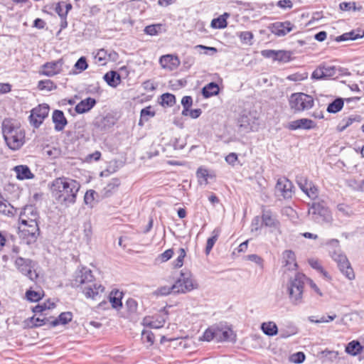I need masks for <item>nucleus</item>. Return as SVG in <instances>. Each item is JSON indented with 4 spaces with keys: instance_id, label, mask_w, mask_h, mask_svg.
<instances>
[{
    "instance_id": "nucleus-35",
    "label": "nucleus",
    "mask_w": 364,
    "mask_h": 364,
    "mask_svg": "<svg viewBox=\"0 0 364 364\" xmlns=\"http://www.w3.org/2000/svg\"><path fill=\"white\" fill-rule=\"evenodd\" d=\"M343 103L344 101L343 98L337 97L328 104L326 110L329 113L336 114L342 109Z\"/></svg>"
},
{
    "instance_id": "nucleus-48",
    "label": "nucleus",
    "mask_w": 364,
    "mask_h": 364,
    "mask_svg": "<svg viewBox=\"0 0 364 364\" xmlns=\"http://www.w3.org/2000/svg\"><path fill=\"white\" fill-rule=\"evenodd\" d=\"M43 294H41L40 291H34L31 289H28L26 292V297L28 301L31 302H38L39 301Z\"/></svg>"
},
{
    "instance_id": "nucleus-47",
    "label": "nucleus",
    "mask_w": 364,
    "mask_h": 364,
    "mask_svg": "<svg viewBox=\"0 0 364 364\" xmlns=\"http://www.w3.org/2000/svg\"><path fill=\"white\" fill-rule=\"evenodd\" d=\"M240 41L244 44L252 45L253 33L251 31H242L237 33Z\"/></svg>"
},
{
    "instance_id": "nucleus-57",
    "label": "nucleus",
    "mask_w": 364,
    "mask_h": 364,
    "mask_svg": "<svg viewBox=\"0 0 364 364\" xmlns=\"http://www.w3.org/2000/svg\"><path fill=\"white\" fill-rule=\"evenodd\" d=\"M186 253L185 249L180 248L179 249V255L173 262V266L176 268H179L183 266V259H184V257H186Z\"/></svg>"
},
{
    "instance_id": "nucleus-46",
    "label": "nucleus",
    "mask_w": 364,
    "mask_h": 364,
    "mask_svg": "<svg viewBox=\"0 0 364 364\" xmlns=\"http://www.w3.org/2000/svg\"><path fill=\"white\" fill-rule=\"evenodd\" d=\"M126 309L129 315L136 314L138 309V303L133 298H129L125 303Z\"/></svg>"
},
{
    "instance_id": "nucleus-31",
    "label": "nucleus",
    "mask_w": 364,
    "mask_h": 364,
    "mask_svg": "<svg viewBox=\"0 0 364 364\" xmlns=\"http://www.w3.org/2000/svg\"><path fill=\"white\" fill-rule=\"evenodd\" d=\"M364 347L357 340H353L349 342L346 346V352L353 356L360 354L363 350Z\"/></svg>"
},
{
    "instance_id": "nucleus-4",
    "label": "nucleus",
    "mask_w": 364,
    "mask_h": 364,
    "mask_svg": "<svg viewBox=\"0 0 364 364\" xmlns=\"http://www.w3.org/2000/svg\"><path fill=\"white\" fill-rule=\"evenodd\" d=\"M306 279L307 278L305 274L297 272L294 277L289 280L287 292L292 304L299 305L303 303V291Z\"/></svg>"
},
{
    "instance_id": "nucleus-59",
    "label": "nucleus",
    "mask_w": 364,
    "mask_h": 364,
    "mask_svg": "<svg viewBox=\"0 0 364 364\" xmlns=\"http://www.w3.org/2000/svg\"><path fill=\"white\" fill-rule=\"evenodd\" d=\"M363 118L359 114H355V115H350L346 119H343L342 120L343 123H345L346 125L348 127H350L353 122H360L362 121Z\"/></svg>"
},
{
    "instance_id": "nucleus-12",
    "label": "nucleus",
    "mask_w": 364,
    "mask_h": 364,
    "mask_svg": "<svg viewBox=\"0 0 364 364\" xmlns=\"http://www.w3.org/2000/svg\"><path fill=\"white\" fill-rule=\"evenodd\" d=\"M215 341L217 342H236V334L228 326L223 325H214Z\"/></svg>"
},
{
    "instance_id": "nucleus-42",
    "label": "nucleus",
    "mask_w": 364,
    "mask_h": 364,
    "mask_svg": "<svg viewBox=\"0 0 364 364\" xmlns=\"http://www.w3.org/2000/svg\"><path fill=\"white\" fill-rule=\"evenodd\" d=\"M181 105L183 106V110L181 114L184 117L188 115L189 109L193 105V98L191 96H184L181 100Z\"/></svg>"
},
{
    "instance_id": "nucleus-11",
    "label": "nucleus",
    "mask_w": 364,
    "mask_h": 364,
    "mask_svg": "<svg viewBox=\"0 0 364 364\" xmlns=\"http://www.w3.org/2000/svg\"><path fill=\"white\" fill-rule=\"evenodd\" d=\"M293 51L284 50H263L261 55L265 58H271L273 61H278L282 63H289L292 60Z\"/></svg>"
},
{
    "instance_id": "nucleus-40",
    "label": "nucleus",
    "mask_w": 364,
    "mask_h": 364,
    "mask_svg": "<svg viewBox=\"0 0 364 364\" xmlns=\"http://www.w3.org/2000/svg\"><path fill=\"white\" fill-rule=\"evenodd\" d=\"M296 182L300 189L304 193L305 191L311 185L312 181H309L308 178L302 174L296 175Z\"/></svg>"
},
{
    "instance_id": "nucleus-7",
    "label": "nucleus",
    "mask_w": 364,
    "mask_h": 364,
    "mask_svg": "<svg viewBox=\"0 0 364 364\" xmlns=\"http://www.w3.org/2000/svg\"><path fill=\"white\" fill-rule=\"evenodd\" d=\"M239 130L245 133L255 132L259 129V119L256 113L244 110L237 118Z\"/></svg>"
},
{
    "instance_id": "nucleus-41",
    "label": "nucleus",
    "mask_w": 364,
    "mask_h": 364,
    "mask_svg": "<svg viewBox=\"0 0 364 364\" xmlns=\"http://www.w3.org/2000/svg\"><path fill=\"white\" fill-rule=\"evenodd\" d=\"M213 340H215V326H211L208 327L203 333V335L199 337V341H208L210 342Z\"/></svg>"
},
{
    "instance_id": "nucleus-54",
    "label": "nucleus",
    "mask_w": 364,
    "mask_h": 364,
    "mask_svg": "<svg viewBox=\"0 0 364 364\" xmlns=\"http://www.w3.org/2000/svg\"><path fill=\"white\" fill-rule=\"evenodd\" d=\"M31 321L32 323L31 327H40L50 322L48 318L44 317L41 318L39 317L36 318L35 316L31 318Z\"/></svg>"
},
{
    "instance_id": "nucleus-22",
    "label": "nucleus",
    "mask_w": 364,
    "mask_h": 364,
    "mask_svg": "<svg viewBox=\"0 0 364 364\" xmlns=\"http://www.w3.org/2000/svg\"><path fill=\"white\" fill-rule=\"evenodd\" d=\"M52 121L54 123L55 130L60 132L64 129L68 124V120L62 110L55 109L52 114Z\"/></svg>"
},
{
    "instance_id": "nucleus-53",
    "label": "nucleus",
    "mask_w": 364,
    "mask_h": 364,
    "mask_svg": "<svg viewBox=\"0 0 364 364\" xmlns=\"http://www.w3.org/2000/svg\"><path fill=\"white\" fill-rule=\"evenodd\" d=\"M339 7L342 11H360L362 6H357L355 2H341L339 4Z\"/></svg>"
},
{
    "instance_id": "nucleus-37",
    "label": "nucleus",
    "mask_w": 364,
    "mask_h": 364,
    "mask_svg": "<svg viewBox=\"0 0 364 364\" xmlns=\"http://www.w3.org/2000/svg\"><path fill=\"white\" fill-rule=\"evenodd\" d=\"M99 195L98 193L94 191V190H88L86 191L85 196H84V203L90 206V208L93 207V203L96 200L97 202L99 201Z\"/></svg>"
},
{
    "instance_id": "nucleus-8",
    "label": "nucleus",
    "mask_w": 364,
    "mask_h": 364,
    "mask_svg": "<svg viewBox=\"0 0 364 364\" xmlns=\"http://www.w3.org/2000/svg\"><path fill=\"white\" fill-rule=\"evenodd\" d=\"M309 214L311 219L316 223H328L332 220L329 209L325 205L324 202L313 203L309 208Z\"/></svg>"
},
{
    "instance_id": "nucleus-60",
    "label": "nucleus",
    "mask_w": 364,
    "mask_h": 364,
    "mask_svg": "<svg viewBox=\"0 0 364 364\" xmlns=\"http://www.w3.org/2000/svg\"><path fill=\"white\" fill-rule=\"evenodd\" d=\"M141 338L144 341L152 345L154 342V335L149 330H143L141 333Z\"/></svg>"
},
{
    "instance_id": "nucleus-28",
    "label": "nucleus",
    "mask_w": 364,
    "mask_h": 364,
    "mask_svg": "<svg viewBox=\"0 0 364 364\" xmlns=\"http://www.w3.org/2000/svg\"><path fill=\"white\" fill-rule=\"evenodd\" d=\"M120 185V181L117 178H112L111 181L103 188L101 198H108L117 189Z\"/></svg>"
},
{
    "instance_id": "nucleus-30",
    "label": "nucleus",
    "mask_w": 364,
    "mask_h": 364,
    "mask_svg": "<svg viewBox=\"0 0 364 364\" xmlns=\"http://www.w3.org/2000/svg\"><path fill=\"white\" fill-rule=\"evenodd\" d=\"M73 313L70 311H65L61 313L58 318H54L50 322L51 327H55L60 324L65 325L70 322L73 319Z\"/></svg>"
},
{
    "instance_id": "nucleus-24",
    "label": "nucleus",
    "mask_w": 364,
    "mask_h": 364,
    "mask_svg": "<svg viewBox=\"0 0 364 364\" xmlns=\"http://www.w3.org/2000/svg\"><path fill=\"white\" fill-rule=\"evenodd\" d=\"M12 170L16 173V178L20 181L33 179L35 177V175L27 165L16 166Z\"/></svg>"
},
{
    "instance_id": "nucleus-33",
    "label": "nucleus",
    "mask_w": 364,
    "mask_h": 364,
    "mask_svg": "<svg viewBox=\"0 0 364 364\" xmlns=\"http://www.w3.org/2000/svg\"><path fill=\"white\" fill-rule=\"evenodd\" d=\"M220 92L218 85L215 82H211L202 88L201 93L205 98H209L217 95Z\"/></svg>"
},
{
    "instance_id": "nucleus-39",
    "label": "nucleus",
    "mask_w": 364,
    "mask_h": 364,
    "mask_svg": "<svg viewBox=\"0 0 364 364\" xmlns=\"http://www.w3.org/2000/svg\"><path fill=\"white\" fill-rule=\"evenodd\" d=\"M155 115V112L152 110L151 106L146 107L141 110L140 112V120L139 122V125L143 124V122H147L149 117H152Z\"/></svg>"
},
{
    "instance_id": "nucleus-64",
    "label": "nucleus",
    "mask_w": 364,
    "mask_h": 364,
    "mask_svg": "<svg viewBox=\"0 0 364 364\" xmlns=\"http://www.w3.org/2000/svg\"><path fill=\"white\" fill-rule=\"evenodd\" d=\"M65 4V1H59L58 2L55 6L53 4V9L55 10V11L58 14V15L59 16L60 18H61L62 16H66V13H65V11H63V4Z\"/></svg>"
},
{
    "instance_id": "nucleus-27",
    "label": "nucleus",
    "mask_w": 364,
    "mask_h": 364,
    "mask_svg": "<svg viewBox=\"0 0 364 364\" xmlns=\"http://www.w3.org/2000/svg\"><path fill=\"white\" fill-rule=\"evenodd\" d=\"M159 62L163 68H168L171 70L176 68L180 64L178 58L173 55L161 56Z\"/></svg>"
},
{
    "instance_id": "nucleus-51",
    "label": "nucleus",
    "mask_w": 364,
    "mask_h": 364,
    "mask_svg": "<svg viewBox=\"0 0 364 364\" xmlns=\"http://www.w3.org/2000/svg\"><path fill=\"white\" fill-rule=\"evenodd\" d=\"M96 63H98L101 65H105L107 60V50L105 49H100L98 50L95 56Z\"/></svg>"
},
{
    "instance_id": "nucleus-43",
    "label": "nucleus",
    "mask_w": 364,
    "mask_h": 364,
    "mask_svg": "<svg viewBox=\"0 0 364 364\" xmlns=\"http://www.w3.org/2000/svg\"><path fill=\"white\" fill-rule=\"evenodd\" d=\"M161 105L164 107H172L176 103V97L174 95L166 92L161 95Z\"/></svg>"
},
{
    "instance_id": "nucleus-17",
    "label": "nucleus",
    "mask_w": 364,
    "mask_h": 364,
    "mask_svg": "<svg viewBox=\"0 0 364 364\" xmlns=\"http://www.w3.org/2000/svg\"><path fill=\"white\" fill-rule=\"evenodd\" d=\"M63 64V61L62 59L48 62L41 66V70L40 73L43 75L52 77L60 72Z\"/></svg>"
},
{
    "instance_id": "nucleus-1",
    "label": "nucleus",
    "mask_w": 364,
    "mask_h": 364,
    "mask_svg": "<svg viewBox=\"0 0 364 364\" xmlns=\"http://www.w3.org/2000/svg\"><path fill=\"white\" fill-rule=\"evenodd\" d=\"M80 184L75 180L67 177H58L50 184L52 196L55 200L65 206L74 204Z\"/></svg>"
},
{
    "instance_id": "nucleus-29",
    "label": "nucleus",
    "mask_w": 364,
    "mask_h": 364,
    "mask_svg": "<svg viewBox=\"0 0 364 364\" xmlns=\"http://www.w3.org/2000/svg\"><path fill=\"white\" fill-rule=\"evenodd\" d=\"M103 79L112 87H116L121 82L120 75L114 70H111L105 73Z\"/></svg>"
},
{
    "instance_id": "nucleus-21",
    "label": "nucleus",
    "mask_w": 364,
    "mask_h": 364,
    "mask_svg": "<svg viewBox=\"0 0 364 364\" xmlns=\"http://www.w3.org/2000/svg\"><path fill=\"white\" fill-rule=\"evenodd\" d=\"M261 220L262 225H264L265 227L273 228L274 229L279 228L280 223L273 215L272 212L270 210H262Z\"/></svg>"
},
{
    "instance_id": "nucleus-13",
    "label": "nucleus",
    "mask_w": 364,
    "mask_h": 364,
    "mask_svg": "<svg viewBox=\"0 0 364 364\" xmlns=\"http://www.w3.org/2000/svg\"><path fill=\"white\" fill-rule=\"evenodd\" d=\"M33 261L31 259L23 258L22 257H18L15 258L14 264L17 269L23 274L27 276L31 280H33L38 277V274L32 271Z\"/></svg>"
},
{
    "instance_id": "nucleus-5",
    "label": "nucleus",
    "mask_w": 364,
    "mask_h": 364,
    "mask_svg": "<svg viewBox=\"0 0 364 364\" xmlns=\"http://www.w3.org/2000/svg\"><path fill=\"white\" fill-rule=\"evenodd\" d=\"M289 105L293 113L296 114L312 108L314 100L312 96L304 92H294L289 98Z\"/></svg>"
},
{
    "instance_id": "nucleus-45",
    "label": "nucleus",
    "mask_w": 364,
    "mask_h": 364,
    "mask_svg": "<svg viewBox=\"0 0 364 364\" xmlns=\"http://www.w3.org/2000/svg\"><path fill=\"white\" fill-rule=\"evenodd\" d=\"M55 306V303L51 302L50 299L47 300L46 302L43 304H38L36 306L33 308V312L35 314L42 313L43 311L46 309H53Z\"/></svg>"
},
{
    "instance_id": "nucleus-16",
    "label": "nucleus",
    "mask_w": 364,
    "mask_h": 364,
    "mask_svg": "<svg viewBox=\"0 0 364 364\" xmlns=\"http://www.w3.org/2000/svg\"><path fill=\"white\" fill-rule=\"evenodd\" d=\"M295 26L289 21L275 22L269 24L268 29L275 36L282 37L291 32Z\"/></svg>"
},
{
    "instance_id": "nucleus-25",
    "label": "nucleus",
    "mask_w": 364,
    "mask_h": 364,
    "mask_svg": "<svg viewBox=\"0 0 364 364\" xmlns=\"http://www.w3.org/2000/svg\"><path fill=\"white\" fill-rule=\"evenodd\" d=\"M96 104L97 101L95 99L92 97H87L76 105L75 110L78 114H83L89 112L95 106Z\"/></svg>"
},
{
    "instance_id": "nucleus-62",
    "label": "nucleus",
    "mask_w": 364,
    "mask_h": 364,
    "mask_svg": "<svg viewBox=\"0 0 364 364\" xmlns=\"http://www.w3.org/2000/svg\"><path fill=\"white\" fill-rule=\"evenodd\" d=\"M171 292H173L172 286L171 287L164 286L157 289L155 291V294L157 296H166L168 295Z\"/></svg>"
},
{
    "instance_id": "nucleus-6",
    "label": "nucleus",
    "mask_w": 364,
    "mask_h": 364,
    "mask_svg": "<svg viewBox=\"0 0 364 364\" xmlns=\"http://www.w3.org/2000/svg\"><path fill=\"white\" fill-rule=\"evenodd\" d=\"M331 257L336 262L341 272L348 279H355L354 271L346 255L343 254L341 248L329 250Z\"/></svg>"
},
{
    "instance_id": "nucleus-34",
    "label": "nucleus",
    "mask_w": 364,
    "mask_h": 364,
    "mask_svg": "<svg viewBox=\"0 0 364 364\" xmlns=\"http://www.w3.org/2000/svg\"><path fill=\"white\" fill-rule=\"evenodd\" d=\"M261 329L265 335L269 336H276L278 333L277 326L273 321L262 323Z\"/></svg>"
},
{
    "instance_id": "nucleus-3",
    "label": "nucleus",
    "mask_w": 364,
    "mask_h": 364,
    "mask_svg": "<svg viewBox=\"0 0 364 364\" xmlns=\"http://www.w3.org/2000/svg\"><path fill=\"white\" fill-rule=\"evenodd\" d=\"M2 132L7 146L11 150H18L25 144V132L9 121L3 122Z\"/></svg>"
},
{
    "instance_id": "nucleus-52",
    "label": "nucleus",
    "mask_w": 364,
    "mask_h": 364,
    "mask_svg": "<svg viewBox=\"0 0 364 364\" xmlns=\"http://www.w3.org/2000/svg\"><path fill=\"white\" fill-rule=\"evenodd\" d=\"M210 26L213 28L222 29L227 27L228 22L225 20V18L218 16V18L212 20Z\"/></svg>"
},
{
    "instance_id": "nucleus-55",
    "label": "nucleus",
    "mask_w": 364,
    "mask_h": 364,
    "mask_svg": "<svg viewBox=\"0 0 364 364\" xmlns=\"http://www.w3.org/2000/svg\"><path fill=\"white\" fill-rule=\"evenodd\" d=\"M306 355L304 353L299 351L294 353L290 355L289 360L294 363H301L305 360Z\"/></svg>"
},
{
    "instance_id": "nucleus-15",
    "label": "nucleus",
    "mask_w": 364,
    "mask_h": 364,
    "mask_svg": "<svg viewBox=\"0 0 364 364\" xmlns=\"http://www.w3.org/2000/svg\"><path fill=\"white\" fill-rule=\"evenodd\" d=\"M336 75V66L321 64L312 73L311 78L316 80H326Z\"/></svg>"
},
{
    "instance_id": "nucleus-44",
    "label": "nucleus",
    "mask_w": 364,
    "mask_h": 364,
    "mask_svg": "<svg viewBox=\"0 0 364 364\" xmlns=\"http://www.w3.org/2000/svg\"><path fill=\"white\" fill-rule=\"evenodd\" d=\"M38 88L40 90L51 91L53 90H55L57 86L50 80H43L38 82Z\"/></svg>"
},
{
    "instance_id": "nucleus-19",
    "label": "nucleus",
    "mask_w": 364,
    "mask_h": 364,
    "mask_svg": "<svg viewBox=\"0 0 364 364\" xmlns=\"http://www.w3.org/2000/svg\"><path fill=\"white\" fill-rule=\"evenodd\" d=\"M114 124L115 119L111 114L97 117L93 122L94 127L100 131L107 130L113 127Z\"/></svg>"
},
{
    "instance_id": "nucleus-23",
    "label": "nucleus",
    "mask_w": 364,
    "mask_h": 364,
    "mask_svg": "<svg viewBox=\"0 0 364 364\" xmlns=\"http://www.w3.org/2000/svg\"><path fill=\"white\" fill-rule=\"evenodd\" d=\"M282 264L283 267H286L287 270H293L296 268V256L292 250H287L283 252Z\"/></svg>"
},
{
    "instance_id": "nucleus-32",
    "label": "nucleus",
    "mask_w": 364,
    "mask_h": 364,
    "mask_svg": "<svg viewBox=\"0 0 364 364\" xmlns=\"http://www.w3.org/2000/svg\"><path fill=\"white\" fill-rule=\"evenodd\" d=\"M122 296L123 293L117 289L111 291L109 299L113 309H119L122 307Z\"/></svg>"
},
{
    "instance_id": "nucleus-14",
    "label": "nucleus",
    "mask_w": 364,
    "mask_h": 364,
    "mask_svg": "<svg viewBox=\"0 0 364 364\" xmlns=\"http://www.w3.org/2000/svg\"><path fill=\"white\" fill-rule=\"evenodd\" d=\"M294 185L291 181L286 177L279 178L276 183L275 190L284 199H289L292 197V189Z\"/></svg>"
},
{
    "instance_id": "nucleus-63",
    "label": "nucleus",
    "mask_w": 364,
    "mask_h": 364,
    "mask_svg": "<svg viewBox=\"0 0 364 364\" xmlns=\"http://www.w3.org/2000/svg\"><path fill=\"white\" fill-rule=\"evenodd\" d=\"M173 255V249H168L164 251L162 254H161L159 256V258L160 259L161 262H165L168 260H169Z\"/></svg>"
},
{
    "instance_id": "nucleus-50",
    "label": "nucleus",
    "mask_w": 364,
    "mask_h": 364,
    "mask_svg": "<svg viewBox=\"0 0 364 364\" xmlns=\"http://www.w3.org/2000/svg\"><path fill=\"white\" fill-rule=\"evenodd\" d=\"M84 239L88 244L92 240V228L90 221L85 222L83 224Z\"/></svg>"
},
{
    "instance_id": "nucleus-26",
    "label": "nucleus",
    "mask_w": 364,
    "mask_h": 364,
    "mask_svg": "<svg viewBox=\"0 0 364 364\" xmlns=\"http://www.w3.org/2000/svg\"><path fill=\"white\" fill-rule=\"evenodd\" d=\"M105 287L101 284L92 283L85 286L83 289V293L87 298L95 299L100 292H103Z\"/></svg>"
},
{
    "instance_id": "nucleus-38",
    "label": "nucleus",
    "mask_w": 364,
    "mask_h": 364,
    "mask_svg": "<svg viewBox=\"0 0 364 364\" xmlns=\"http://www.w3.org/2000/svg\"><path fill=\"white\" fill-rule=\"evenodd\" d=\"M16 209H15L10 203H7L3 200H0V213L7 215L14 216Z\"/></svg>"
},
{
    "instance_id": "nucleus-2",
    "label": "nucleus",
    "mask_w": 364,
    "mask_h": 364,
    "mask_svg": "<svg viewBox=\"0 0 364 364\" xmlns=\"http://www.w3.org/2000/svg\"><path fill=\"white\" fill-rule=\"evenodd\" d=\"M37 213L32 206L26 207L21 213L20 237L28 245L34 244L40 235V228L36 221Z\"/></svg>"
},
{
    "instance_id": "nucleus-56",
    "label": "nucleus",
    "mask_w": 364,
    "mask_h": 364,
    "mask_svg": "<svg viewBox=\"0 0 364 364\" xmlns=\"http://www.w3.org/2000/svg\"><path fill=\"white\" fill-rule=\"evenodd\" d=\"M74 67L80 72L85 70L88 68L86 58L84 56L80 57L75 63Z\"/></svg>"
},
{
    "instance_id": "nucleus-20",
    "label": "nucleus",
    "mask_w": 364,
    "mask_h": 364,
    "mask_svg": "<svg viewBox=\"0 0 364 364\" xmlns=\"http://www.w3.org/2000/svg\"><path fill=\"white\" fill-rule=\"evenodd\" d=\"M316 126L315 122L309 119L302 118L299 119H296L294 121L290 122L287 127L289 130H296V129H306L309 130L314 128Z\"/></svg>"
},
{
    "instance_id": "nucleus-49",
    "label": "nucleus",
    "mask_w": 364,
    "mask_h": 364,
    "mask_svg": "<svg viewBox=\"0 0 364 364\" xmlns=\"http://www.w3.org/2000/svg\"><path fill=\"white\" fill-rule=\"evenodd\" d=\"M162 25L160 23L149 25L145 27L144 31L149 36H156L161 32Z\"/></svg>"
},
{
    "instance_id": "nucleus-9",
    "label": "nucleus",
    "mask_w": 364,
    "mask_h": 364,
    "mask_svg": "<svg viewBox=\"0 0 364 364\" xmlns=\"http://www.w3.org/2000/svg\"><path fill=\"white\" fill-rule=\"evenodd\" d=\"M198 288V284L191 278L188 272H181V276L172 285L174 294H185Z\"/></svg>"
},
{
    "instance_id": "nucleus-61",
    "label": "nucleus",
    "mask_w": 364,
    "mask_h": 364,
    "mask_svg": "<svg viewBox=\"0 0 364 364\" xmlns=\"http://www.w3.org/2000/svg\"><path fill=\"white\" fill-rule=\"evenodd\" d=\"M347 33L350 41H355L364 36V31L362 30H353Z\"/></svg>"
},
{
    "instance_id": "nucleus-18",
    "label": "nucleus",
    "mask_w": 364,
    "mask_h": 364,
    "mask_svg": "<svg viewBox=\"0 0 364 364\" xmlns=\"http://www.w3.org/2000/svg\"><path fill=\"white\" fill-rule=\"evenodd\" d=\"M94 277L92 271L87 268H82L76 272L75 278L74 279L73 286L78 287L82 284H90L93 282Z\"/></svg>"
},
{
    "instance_id": "nucleus-10",
    "label": "nucleus",
    "mask_w": 364,
    "mask_h": 364,
    "mask_svg": "<svg viewBox=\"0 0 364 364\" xmlns=\"http://www.w3.org/2000/svg\"><path fill=\"white\" fill-rule=\"evenodd\" d=\"M49 110L50 107L47 104L39 105L32 109L28 117L30 124L34 128H38L48 116Z\"/></svg>"
},
{
    "instance_id": "nucleus-36",
    "label": "nucleus",
    "mask_w": 364,
    "mask_h": 364,
    "mask_svg": "<svg viewBox=\"0 0 364 364\" xmlns=\"http://www.w3.org/2000/svg\"><path fill=\"white\" fill-rule=\"evenodd\" d=\"M220 233V230L218 228H215L212 232V236L207 240V243H206V247H205V250L206 255H208L210 253V252L211 251V250L213 249L215 243L216 242V241L218 239Z\"/></svg>"
},
{
    "instance_id": "nucleus-58",
    "label": "nucleus",
    "mask_w": 364,
    "mask_h": 364,
    "mask_svg": "<svg viewBox=\"0 0 364 364\" xmlns=\"http://www.w3.org/2000/svg\"><path fill=\"white\" fill-rule=\"evenodd\" d=\"M309 198L312 200L316 199L318 195V190L317 187L312 183L311 185L304 191Z\"/></svg>"
}]
</instances>
